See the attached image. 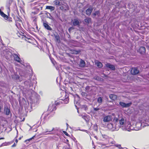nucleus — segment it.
I'll list each match as a JSON object with an SVG mask.
<instances>
[{"label": "nucleus", "mask_w": 149, "mask_h": 149, "mask_svg": "<svg viewBox=\"0 0 149 149\" xmlns=\"http://www.w3.org/2000/svg\"><path fill=\"white\" fill-rule=\"evenodd\" d=\"M16 146V144H15V143H14V144L12 146V147H15Z\"/></svg>", "instance_id": "41"}, {"label": "nucleus", "mask_w": 149, "mask_h": 149, "mask_svg": "<svg viewBox=\"0 0 149 149\" xmlns=\"http://www.w3.org/2000/svg\"><path fill=\"white\" fill-rule=\"evenodd\" d=\"M46 9H49L51 11L54 10L55 9L54 7L50 6H46Z\"/></svg>", "instance_id": "20"}, {"label": "nucleus", "mask_w": 149, "mask_h": 149, "mask_svg": "<svg viewBox=\"0 0 149 149\" xmlns=\"http://www.w3.org/2000/svg\"><path fill=\"white\" fill-rule=\"evenodd\" d=\"M86 65L85 61L82 59H81L79 64V66L81 67H84Z\"/></svg>", "instance_id": "18"}, {"label": "nucleus", "mask_w": 149, "mask_h": 149, "mask_svg": "<svg viewBox=\"0 0 149 149\" xmlns=\"http://www.w3.org/2000/svg\"><path fill=\"white\" fill-rule=\"evenodd\" d=\"M37 16H35L34 17H33V16H31L32 20L34 22H36L37 21Z\"/></svg>", "instance_id": "26"}, {"label": "nucleus", "mask_w": 149, "mask_h": 149, "mask_svg": "<svg viewBox=\"0 0 149 149\" xmlns=\"http://www.w3.org/2000/svg\"><path fill=\"white\" fill-rule=\"evenodd\" d=\"M13 55L14 60L19 63L20 62L21 59L17 54H14Z\"/></svg>", "instance_id": "11"}, {"label": "nucleus", "mask_w": 149, "mask_h": 149, "mask_svg": "<svg viewBox=\"0 0 149 149\" xmlns=\"http://www.w3.org/2000/svg\"><path fill=\"white\" fill-rule=\"evenodd\" d=\"M71 51L72 52V53L75 54H77L80 53L81 52L80 50H71Z\"/></svg>", "instance_id": "21"}, {"label": "nucleus", "mask_w": 149, "mask_h": 149, "mask_svg": "<svg viewBox=\"0 0 149 149\" xmlns=\"http://www.w3.org/2000/svg\"><path fill=\"white\" fill-rule=\"evenodd\" d=\"M97 66L99 68H101L103 67V65L102 63L99 62L98 61L95 63Z\"/></svg>", "instance_id": "22"}, {"label": "nucleus", "mask_w": 149, "mask_h": 149, "mask_svg": "<svg viewBox=\"0 0 149 149\" xmlns=\"http://www.w3.org/2000/svg\"><path fill=\"white\" fill-rule=\"evenodd\" d=\"M82 95L84 96H85L86 95V93L85 92H83L82 93Z\"/></svg>", "instance_id": "39"}, {"label": "nucleus", "mask_w": 149, "mask_h": 149, "mask_svg": "<svg viewBox=\"0 0 149 149\" xmlns=\"http://www.w3.org/2000/svg\"><path fill=\"white\" fill-rule=\"evenodd\" d=\"M43 6V4L42 3H40L38 4V5L34 7V9L36 10L39 12L40 10H41L42 9Z\"/></svg>", "instance_id": "7"}, {"label": "nucleus", "mask_w": 149, "mask_h": 149, "mask_svg": "<svg viewBox=\"0 0 149 149\" xmlns=\"http://www.w3.org/2000/svg\"><path fill=\"white\" fill-rule=\"evenodd\" d=\"M4 139V138L3 137H1L0 138V140L1 139Z\"/></svg>", "instance_id": "43"}, {"label": "nucleus", "mask_w": 149, "mask_h": 149, "mask_svg": "<svg viewBox=\"0 0 149 149\" xmlns=\"http://www.w3.org/2000/svg\"><path fill=\"white\" fill-rule=\"evenodd\" d=\"M95 77H94V79H96V80H98L99 79V78H98V79H97V77H96V78H95Z\"/></svg>", "instance_id": "44"}, {"label": "nucleus", "mask_w": 149, "mask_h": 149, "mask_svg": "<svg viewBox=\"0 0 149 149\" xmlns=\"http://www.w3.org/2000/svg\"><path fill=\"white\" fill-rule=\"evenodd\" d=\"M86 6H85L84 8H86Z\"/></svg>", "instance_id": "50"}, {"label": "nucleus", "mask_w": 149, "mask_h": 149, "mask_svg": "<svg viewBox=\"0 0 149 149\" xmlns=\"http://www.w3.org/2000/svg\"><path fill=\"white\" fill-rule=\"evenodd\" d=\"M120 149H125L124 148H120Z\"/></svg>", "instance_id": "47"}, {"label": "nucleus", "mask_w": 149, "mask_h": 149, "mask_svg": "<svg viewBox=\"0 0 149 149\" xmlns=\"http://www.w3.org/2000/svg\"><path fill=\"white\" fill-rule=\"evenodd\" d=\"M66 141L67 142H68V141H68V139H66Z\"/></svg>", "instance_id": "45"}, {"label": "nucleus", "mask_w": 149, "mask_h": 149, "mask_svg": "<svg viewBox=\"0 0 149 149\" xmlns=\"http://www.w3.org/2000/svg\"><path fill=\"white\" fill-rule=\"evenodd\" d=\"M93 109H94V110L95 111H98L100 109L97 107L94 108Z\"/></svg>", "instance_id": "37"}, {"label": "nucleus", "mask_w": 149, "mask_h": 149, "mask_svg": "<svg viewBox=\"0 0 149 149\" xmlns=\"http://www.w3.org/2000/svg\"><path fill=\"white\" fill-rule=\"evenodd\" d=\"M22 39H24L25 40H27V39H28V38L26 37L25 36H22Z\"/></svg>", "instance_id": "34"}, {"label": "nucleus", "mask_w": 149, "mask_h": 149, "mask_svg": "<svg viewBox=\"0 0 149 149\" xmlns=\"http://www.w3.org/2000/svg\"><path fill=\"white\" fill-rule=\"evenodd\" d=\"M54 3L56 5L61 6L62 5H63V4L62 3L60 2L58 0H56L55 1H54Z\"/></svg>", "instance_id": "17"}, {"label": "nucleus", "mask_w": 149, "mask_h": 149, "mask_svg": "<svg viewBox=\"0 0 149 149\" xmlns=\"http://www.w3.org/2000/svg\"><path fill=\"white\" fill-rule=\"evenodd\" d=\"M56 109V108L55 105H54V104H51L49 105L47 111L52 112L55 111Z\"/></svg>", "instance_id": "4"}, {"label": "nucleus", "mask_w": 149, "mask_h": 149, "mask_svg": "<svg viewBox=\"0 0 149 149\" xmlns=\"http://www.w3.org/2000/svg\"><path fill=\"white\" fill-rule=\"evenodd\" d=\"M49 115V114H47V116L48 115Z\"/></svg>", "instance_id": "48"}, {"label": "nucleus", "mask_w": 149, "mask_h": 149, "mask_svg": "<svg viewBox=\"0 0 149 149\" xmlns=\"http://www.w3.org/2000/svg\"><path fill=\"white\" fill-rule=\"evenodd\" d=\"M139 72V70L136 68H132L131 70V73L133 75H136Z\"/></svg>", "instance_id": "9"}, {"label": "nucleus", "mask_w": 149, "mask_h": 149, "mask_svg": "<svg viewBox=\"0 0 149 149\" xmlns=\"http://www.w3.org/2000/svg\"><path fill=\"white\" fill-rule=\"evenodd\" d=\"M55 38L56 39V40H57V41H59L60 40V37L58 35L56 36Z\"/></svg>", "instance_id": "32"}, {"label": "nucleus", "mask_w": 149, "mask_h": 149, "mask_svg": "<svg viewBox=\"0 0 149 149\" xmlns=\"http://www.w3.org/2000/svg\"><path fill=\"white\" fill-rule=\"evenodd\" d=\"M119 104L123 108H127L130 107L132 104V102H130L128 103H125L123 102H120Z\"/></svg>", "instance_id": "5"}, {"label": "nucleus", "mask_w": 149, "mask_h": 149, "mask_svg": "<svg viewBox=\"0 0 149 149\" xmlns=\"http://www.w3.org/2000/svg\"><path fill=\"white\" fill-rule=\"evenodd\" d=\"M54 128L53 127V128H52L51 129H47V131L49 132L52 131L54 130Z\"/></svg>", "instance_id": "35"}, {"label": "nucleus", "mask_w": 149, "mask_h": 149, "mask_svg": "<svg viewBox=\"0 0 149 149\" xmlns=\"http://www.w3.org/2000/svg\"><path fill=\"white\" fill-rule=\"evenodd\" d=\"M93 10V8L92 7L88 8L86 11V14L88 16H90L91 15Z\"/></svg>", "instance_id": "13"}, {"label": "nucleus", "mask_w": 149, "mask_h": 149, "mask_svg": "<svg viewBox=\"0 0 149 149\" xmlns=\"http://www.w3.org/2000/svg\"><path fill=\"white\" fill-rule=\"evenodd\" d=\"M97 15L98 16L100 15V12L98 10L96 11L93 14V15L94 17H95Z\"/></svg>", "instance_id": "25"}, {"label": "nucleus", "mask_w": 149, "mask_h": 149, "mask_svg": "<svg viewBox=\"0 0 149 149\" xmlns=\"http://www.w3.org/2000/svg\"><path fill=\"white\" fill-rule=\"evenodd\" d=\"M43 26L45 29L49 31L52 30L51 27L48 25V22L46 21H44L43 22Z\"/></svg>", "instance_id": "6"}, {"label": "nucleus", "mask_w": 149, "mask_h": 149, "mask_svg": "<svg viewBox=\"0 0 149 149\" xmlns=\"http://www.w3.org/2000/svg\"><path fill=\"white\" fill-rule=\"evenodd\" d=\"M40 3L39 2H36L33 3V6H37L38 5V4Z\"/></svg>", "instance_id": "33"}, {"label": "nucleus", "mask_w": 149, "mask_h": 149, "mask_svg": "<svg viewBox=\"0 0 149 149\" xmlns=\"http://www.w3.org/2000/svg\"><path fill=\"white\" fill-rule=\"evenodd\" d=\"M8 5L9 7H12V6L14 7L15 6H16V5L15 2L12 1L8 3Z\"/></svg>", "instance_id": "16"}, {"label": "nucleus", "mask_w": 149, "mask_h": 149, "mask_svg": "<svg viewBox=\"0 0 149 149\" xmlns=\"http://www.w3.org/2000/svg\"><path fill=\"white\" fill-rule=\"evenodd\" d=\"M62 101H56L54 105H55L56 107L58 105H61L62 104H67L69 101V99L68 97L65 98L64 99H62Z\"/></svg>", "instance_id": "3"}, {"label": "nucleus", "mask_w": 149, "mask_h": 149, "mask_svg": "<svg viewBox=\"0 0 149 149\" xmlns=\"http://www.w3.org/2000/svg\"><path fill=\"white\" fill-rule=\"evenodd\" d=\"M34 15H33V17H34Z\"/></svg>", "instance_id": "51"}, {"label": "nucleus", "mask_w": 149, "mask_h": 149, "mask_svg": "<svg viewBox=\"0 0 149 149\" xmlns=\"http://www.w3.org/2000/svg\"><path fill=\"white\" fill-rule=\"evenodd\" d=\"M139 52L141 54H144L146 52V49L144 47H141L139 49Z\"/></svg>", "instance_id": "12"}, {"label": "nucleus", "mask_w": 149, "mask_h": 149, "mask_svg": "<svg viewBox=\"0 0 149 149\" xmlns=\"http://www.w3.org/2000/svg\"><path fill=\"white\" fill-rule=\"evenodd\" d=\"M0 15L5 20L8 21L9 22H12V19L10 17H9L8 16L5 14L0 9Z\"/></svg>", "instance_id": "2"}, {"label": "nucleus", "mask_w": 149, "mask_h": 149, "mask_svg": "<svg viewBox=\"0 0 149 149\" xmlns=\"http://www.w3.org/2000/svg\"><path fill=\"white\" fill-rule=\"evenodd\" d=\"M132 127V125L130 124H129L126 127V129L128 131H130V130H133L132 128H131Z\"/></svg>", "instance_id": "24"}, {"label": "nucleus", "mask_w": 149, "mask_h": 149, "mask_svg": "<svg viewBox=\"0 0 149 149\" xmlns=\"http://www.w3.org/2000/svg\"><path fill=\"white\" fill-rule=\"evenodd\" d=\"M73 25L75 26L79 25V21L77 19H74L72 22Z\"/></svg>", "instance_id": "14"}, {"label": "nucleus", "mask_w": 149, "mask_h": 149, "mask_svg": "<svg viewBox=\"0 0 149 149\" xmlns=\"http://www.w3.org/2000/svg\"><path fill=\"white\" fill-rule=\"evenodd\" d=\"M90 89V86H87L85 88L86 91L87 92H88Z\"/></svg>", "instance_id": "28"}, {"label": "nucleus", "mask_w": 149, "mask_h": 149, "mask_svg": "<svg viewBox=\"0 0 149 149\" xmlns=\"http://www.w3.org/2000/svg\"><path fill=\"white\" fill-rule=\"evenodd\" d=\"M33 138V137H32L29 139L26 140H25V142H26V143H28L27 142L29 141H30Z\"/></svg>", "instance_id": "31"}, {"label": "nucleus", "mask_w": 149, "mask_h": 149, "mask_svg": "<svg viewBox=\"0 0 149 149\" xmlns=\"http://www.w3.org/2000/svg\"><path fill=\"white\" fill-rule=\"evenodd\" d=\"M109 98L112 100H114L117 98V96L114 94H110L109 95Z\"/></svg>", "instance_id": "19"}, {"label": "nucleus", "mask_w": 149, "mask_h": 149, "mask_svg": "<svg viewBox=\"0 0 149 149\" xmlns=\"http://www.w3.org/2000/svg\"><path fill=\"white\" fill-rule=\"evenodd\" d=\"M4 111L6 113V114L7 115H9L10 113V110L8 108H7L5 109Z\"/></svg>", "instance_id": "23"}, {"label": "nucleus", "mask_w": 149, "mask_h": 149, "mask_svg": "<svg viewBox=\"0 0 149 149\" xmlns=\"http://www.w3.org/2000/svg\"><path fill=\"white\" fill-rule=\"evenodd\" d=\"M63 133L65 134V135L66 136H69V134L67 132L64 131H63Z\"/></svg>", "instance_id": "36"}, {"label": "nucleus", "mask_w": 149, "mask_h": 149, "mask_svg": "<svg viewBox=\"0 0 149 149\" xmlns=\"http://www.w3.org/2000/svg\"><path fill=\"white\" fill-rule=\"evenodd\" d=\"M18 141L17 139H15V143H16V144L18 142Z\"/></svg>", "instance_id": "40"}, {"label": "nucleus", "mask_w": 149, "mask_h": 149, "mask_svg": "<svg viewBox=\"0 0 149 149\" xmlns=\"http://www.w3.org/2000/svg\"><path fill=\"white\" fill-rule=\"evenodd\" d=\"M112 120V117L111 116L108 115L104 117L103 119V121L104 122H107L111 121Z\"/></svg>", "instance_id": "8"}, {"label": "nucleus", "mask_w": 149, "mask_h": 149, "mask_svg": "<svg viewBox=\"0 0 149 149\" xmlns=\"http://www.w3.org/2000/svg\"><path fill=\"white\" fill-rule=\"evenodd\" d=\"M63 149H70V148H67L66 146H64L63 148Z\"/></svg>", "instance_id": "38"}, {"label": "nucleus", "mask_w": 149, "mask_h": 149, "mask_svg": "<svg viewBox=\"0 0 149 149\" xmlns=\"http://www.w3.org/2000/svg\"><path fill=\"white\" fill-rule=\"evenodd\" d=\"M23 137V136H22V137H19V139H18L19 140H21L22 139V138Z\"/></svg>", "instance_id": "42"}, {"label": "nucleus", "mask_w": 149, "mask_h": 149, "mask_svg": "<svg viewBox=\"0 0 149 149\" xmlns=\"http://www.w3.org/2000/svg\"><path fill=\"white\" fill-rule=\"evenodd\" d=\"M84 23L85 24L88 25V24L91 22V19L89 17H87L84 20Z\"/></svg>", "instance_id": "15"}, {"label": "nucleus", "mask_w": 149, "mask_h": 149, "mask_svg": "<svg viewBox=\"0 0 149 149\" xmlns=\"http://www.w3.org/2000/svg\"><path fill=\"white\" fill-rule=\"evenodd\" d=\"M113 121L116 123L117 125V123H118V118L115 117L113 119ZM125 121L124 119L122 118L120 119L119 120V125H118L117 127L118 128H120V125H123L125 123ZM116 127H117V125H116Z\"/></svg>", "instance_id": "1"}, {"label": "nucleus", "mask_w": 149, "mask_h": 149, "mask_svg": "<svg viewBox=\"0 0 149 149\" xmlns=\"http://www.w3.org/2000/svg\"><path fill=\"white\" fill-rule=\"evenodd\" d=\"M89 4H87V6H89Z\"/></svg>", "instance_id": "49"}, {"label": "nucleus", "mask_w": 149, "mask_h": 149, "mask_svg": "<svg viewBox=\"0 0 149 149\" xmlns=\"http://www.w3.org/2000/svg\"><path fill=\"white\" fill-rule=\"evenodd\" d=\"M39 12L37 11L36 12H32L31 13V16L35 15L37 14Z\"/></svg>", "instance_id": "29"}, {"label": "nucleus", "mask_w": 149, "mask_h": 149, "mask_svg": "<svg viewBox=\"0 0 149 149\" xmlns=\"http://www.w3.org/2000/svg\"><path fill=\"white\" fill-rule=\"evenodd\" d=\"M105 66L107 68H110L111 70H115V67L113 65H111L109 63H107L105 65Z\"/></svg>", "instance_id": "10"}, {"label": "nucleus", "mask_w": 149, "mask_h": 149, "mask_svg": "<svg viewBox=\"0 0 149 149\" xmlns=\"http://www.w3.org/2000/svg\"><path fill=\"white\" fill-rule=\"evenodd\" d=\"M66 4V6L65 5V6H66V9H64L63 8V6H62L61 7V8H62V10H68L69 9V7L68 6V5L67 4Z\"/></svg>", "instance_id": "30"}, {"label": "nucleus", "mask_w": 149, "mask_h": 149, "mask_svg": "<svg viewBox=\"0 0 149 149\" xmlns=\"http://www.w3.org/2000/svg\"><path fill=\"white\" fill-rule=\"evenodd\" d=\"M17 136H18L17 135L15 139L17 138Z\"/></svg>", "instance_id": "46"}, {"label": "nucleus", "mask_w": 149, "mask_h": 149, "mask_svg": "<svg viewBox=\"0 0 149 149\" xmlns=\"http://www.w3.org/2000/svg\"><path fill=\"white\" fill-rule=\"evenodd\" d=\"M97 102L99 103H101L102 102V98L101 97H99L97 98Z\"/></svg>", "instance_id": "27"}]
</instances>
